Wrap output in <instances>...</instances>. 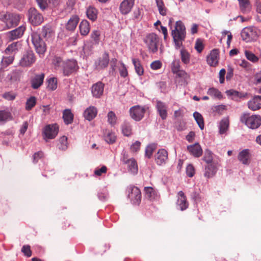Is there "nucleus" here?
Returning <instances> with one entry per match:
<instances>
[{"instance_id":"obj_45","label":"nucleus","mask_w":261,"mask_h":261,"mask_svg":"<svg viewBox=\"0 0 261 261\" xmlns=\"http://www.w3.org/2000/svg\"><path fill=\"white\" fill-rule=\"evenodd\" d=\"M36 103V99L34 96L30 97L26 102L25 109L28 111L31 110Z\"/></svg>"},{"instance_id":"obj_32","label":"nucleus","mask_w":261,"mask_h":261,"mask_svg":"<svg viewBox=\"0 0 261 261\" xmlns=\"http://www.w3.org/2000/svg\"><path fill=\"white\" fill-rule=\"evenodd\" d=\"M63 118L64 121L66 124H71L73 122V115L70 110L66 109L63 113Z\"/></svg>"},{"instance_id":"obj_42","label":"nucleus","mask_w":261,"mask_h":261,"mask_svg":"<svg viewBox=\"0 0 261 261\" xmlns=\"http://www.w3.org/2000/svg\"><path fill=\"white\" fill-rule=\"evenodd\" d=\"M207 94L212 97L220 99L222 98V95L218 89L215 88H209Z\"/></svg>"},{"instance_id":"obj_62","label":"nucleus","mask_w":261,"mask_h":261,"mask_svg":"<svg viewBox=\"0 0 261 261\" xmlns=\"http://www.w3.org/2000/svg\"><path fill=\"white\" fill-rule=\"evenodd\" d=\"M107 171V167L106 166H102L100 168H97L94 171V174L96 176H101L102 174L106 173Z\"/></svg>"},{"instance_id":"obj_40","label":"nucleus","mask_w":261,"mask_h":261,"mask_svg":"<svg viewBox=\"0 0 261 261\" xmlns=\"http://www.w3.org/2000/svg\"><path fill=\"white\" fill-rule=\"evenodd\" d=\"M193 117L200 128L201 130L203 129L204 123L202 116L199 113L195 112L193 113Z\"/></svg>"},{"instance_id":"obj_14","label":"nucleus","mask_w":261,"mask_h":261,"mask_svg":"<svg viewBox=\"0 0 261 261\" xmlns=\"http://www.w3.org/2000/svg\"><path fill=\"white\" fill-rule=\"evenodd\" d=\"M77 67V63L75 60H67L65 62L62 71L64 75L68 76L76 70Z\"/></svg>"},{"instance_id":"obj_7","label":"nucleus","mask_w":261,"mask_h":261,"mask_svg":"<svg viewBox=\"0 0 261 261\" xmlns=\"http://www.w3.org/2000/svg\"><path fill=\"white\" fill-rule=\"evenodd\" d=\"M128 197L133 204L139 205L141 200V193L137 187H130L128 188Z\"/></svg>"},{"instance_id":"obj_17","label":"nucleus","mask_w":261,"mask_h":261,"mask_svg":"<svg viewBox=\"0 0 261 261\" xmlns=\"http://www.w3.org/2000/svg\"><path fill=\"white\" fill-rule=\"evenodd\" d=\"M135 0H123L120 5L119 10L123 15L128 14L133 8Z\"/></svg>"},{"instance_id":"obj_20","label":"nucleus","mask_w":261,"mask_h":261,"mask_svg":"<svg viewBox=\"0 0 261 261\" xmlns=\"http://www.w3.org/2000/svg\"><path fill=\"white\" fill-rule=\"evenodd\" d=\"M248 107L252 111H256L261 108V96H255L248 102Z\"/></svg>"},{"instance_id":"obj_12","label":"nucleus","mask_w":261,"mask_h":261,"mask_svg":"<svg viewBox=\"0 0 261 261\" xmlns=\"http://www.w3.org/2000/svg\"><path fill=\"white\" fill-rule=\"evenodd\" d=\"M109 53L105 51L101 56L99 57L95 62V68L97 70H101L106 68L109 63Z\"/></svg>"},{"instance_id":"obj_2","label":"nucleus","mask_w":261,"mask_h":261,"mask_svg":"<svg viewBox=\"0 0 261 261\" xmlns=\"http://www.w3.org/2000/svg\"><path fill=\"white\" fill-rule=\"evenodd\" d=\"M159 40V37L154 33L147 34L143 38V42L148 51L152 54L156 53L158 50Z\"/></svg>"},{"instance_id":"obj_39","label":"nucleus","mask_w":261,"mask_h":261,"mask_svg":"<svg viewBox=\"0 0 261 261\" xmlns=\"http://www.w3.org/2000/svg\"><path fill=\"white\" fill-rule=\"evenodd\" d=\"M229 127V120L227 118L223 119L220 122L219 132L221 134L225 133Z\"/></svg>"},{"instance_id":"obj_19","label":"nucleus","mask_w":261,"mask_h":261,"mask_svg":"<svg viewBox=\"0 0 261 261\" xmlns=\"http://www.w3.org/2000/svg\"><path fill=\"white\" fill-rule=\"evenodd\" d=\"M25 30L24 25H21L17 29L8 33L9 38L10 40H13L20 38Z\"/></svg>"},{"instance_id":"obj_1","label":"nucleus","mask_w":261,"mask_h":261,"mask_svg":"<svg viewBox=\"0 0 261 261\" xmlns=\"http://www.w3.org/2000/svg\"><path fill=\"white\" fill-rule=\"evenodd\" d=\"M171 35L176 48H180L182 45V41L186 38V28L180 20L176 22L175 29L172 31Z\"/></svg>"},{"instance_id":"obj_10","label":"nucleus","mask_w":261,"mask_h":261,"mask_svg":"<svg viewBox=\"0 0 261 261\" xmlns=\"http://www.w3.org/2000/svg\"><path fill=\"white\" fill-rule=\"evenodd\" d=\"M130 115L132 118L136 121L141 120L144 117L145 109L139 106H135L129 110Z\"/></svg>"},{"instance_id":"obj_60","label":"nucleus","mask_w":261,"mask_h":261,"mask_svg":"<svg viewBox=\"0 0 261 261\" xmlns=\"http://www.w3.org/2000/svg\"><path fill=\"white\" fill-rule=\"evenodd\" d=\"M16 96V94L12 92H6L3 94V97L8 100H13Z\"/></svg>"},{"instance_id":"obj_56","label":"nucleus","mask_w":261,"mask_h":261,"mask_svg":"<svg viewBox=\"0 0 261 261\" xmlns=\"http://www.w3.org/2000/svg\"><path fill=\"white\" fill-rule=\"evenodd\" d=\"M175 74H176L178 77L184 79L185 81L189 80L190 78V75L182 69H180Z\"/></svg>"},{"instance_id":"obj_15","label":"nucleus","mask_w":261,"mask_h":261,"mask_svg":"<svg viewBox=\"0 0 261 261\" xmlns=\"http://www.w3.org/2000/svg\"><path fill=\"white\" fill-rule=\"evenodd\" d=\"M45 74L43 73H34L30 80L31 87L34 89L39 88L43 83Z\"/></svg>"},{"instance_id":"obj_27","label":"nucleus","mask_w":261,"mask_h":261,"mask_svg":"<svg viewBox=\"0 0 261 261\" xmlns=\"http://www.w3.org/2000/svg\"><path fill=\"white\" fill-rule=\"evenodd\" d=\"M97 110L93 106H90L87 108L84 113V116L85 119L89 121L94 119L97 115Z\"/></svg>"},{"instance_id":"obj_25","label":"nucleus","mask_w":261,"mask_h":261,"mask_svg":"<svg viewBox=\"0 0 261 261\" xmlns=\"http://www.w3.org/2000/svg\"><path fill=\"white\" fill-rule=\"evenodd\" d=\"M21 44L19 42H15L9 44L5 50L6 55H13L18 51V49L20 47Z\"/></svg>"},{"instance_id":"obj_9","label":"nucleus","mask_w":261,"mask_h":261,"mask_svg":"<svg viewBox=\"0 0 261 261\" xmlns=\"http://www.w3.org/2000/svg\"><path fill=\"white\" fill-rule=\"evenodd\" d=\"M20 15L15 13L7 12L6 19L4 21L8 29H10L18 25L20 21Z\"/></svg>"},{"instance_id":"obj_48","label":"nucleus","mask_w":261,"mask_h":261,"mask_svg":"<svg viewBox=\"0 0 261 261\" xmlns=\"http://www.w3.org/2000/svg\"><path fill=\"white\" fill-rule=\"evenodd\" d=\"M245 55L248 60L253 63H256L258 61V58L250 51L245 50Z\"/></svg>"},{"instance_id":"obj_57","label":"nucleus","mask_w":261,"mask_h":261,"mask_svg":"<svg viewBox=\"0 0 261 261\" xmlns=\"http://www.w3.org/2000/svg\"><path fill=\"white\" fill-rule=\"evenodd\" d=\"M21 251L27 257H30L32 255V251L31 247L29 245H24L21 248Z\"/></svg>"},{"instance_id":"obj_64","label":"nucleus","mask_w":261,"mask_h":261,"mask_svg":"<svg viewBox=\"0 0 261 261\" xmlns=\"http://www.w3.org/2000/svg\"><path fill=\"white\" fill-rule=\"evenodd\" d=\"M186 173L187 175L190 177H192L194 176L195 174V170L194 167L192 165L190 164L187 166L186 168Z\"/></svg>"},{"instance_id":"obj_43","label":"nucleus","mask_w":261,"mask_h":261,"mask_svg":"<svg viewBox=\"0 0 261 261\" xmlns=\"http://www.w3.org/2000/svg\"><path fill=\"white\" fill-rule=\"evenodd\" d=\"M59 143L58 145L59 149L62 150H66L68 147L67 137L63 136L59 139Z\"/></svg>"},{"instance_id":"obj_5","label":"nucleus","mask_w":261,"mask_h":261,"mask_svg":"<svg viewBox=\"0 0 261 261\" xmlns=\"http://www.w3.org/2000/svg\"><path fill=\"white\" fill-rule=\"evenodd\" d=\"M32 42L36 52L40 55H43L46 50L45 42L41 39L40 36L37 33L33 32L31 35Z\"/></svg>"},{"instance_id":"obj_41","label":"nucleus","mask_w":261,"mask_h":261,"mask_svg":"<svg viewBox=\"0 0 261 261\" xmlns=\"http://www.w3.org/2000/svg\"><path fill=\"white\" fill-rule=\"evenodd\" d=\"M86 14L92 21H95L97 18V10L93 7H89L87 10Z\"/></svg>"},{"instance_id":"obj_3","label":"nucleus","mask_w":261,"mask_h":261,"mask_svg":"<svg viewBox=\"0 0 261 261\" xmlns=\"http://www.w3.org/2000/svg\"><path fill=\"white\" fill-rule=\"evenodd\" d=\"M240 121L251 129L257 128L261 125V117L259 115L250 116L249 113H244L241 116Z\"/></svg>"},{"instance_id":"obj_30","label":"nucleus","mask_w":261,"mask_h":261,"mask_svg":"<svg viewBox=\"0 0 261 261\" xmlns=\"http://www.w3.org/2000/svg\"><path fill=\"white\" fill-rule=\"evenodd\" d=\"M132 62L137 74L139 76L142 75L144 74V69L141 64L140 60L138 59L133 58L132 59Z\"/></svg>"},{"instance_id":"obj_52","label":"nucleus","mask_w":261,"mask_h":261,"mask_svg":"<svg viewBox=\"0 0 261 261\" xmlns=\"http://www.w3.org/2000/svg\"><path fill=\"white\" fill-rule=\"evenodd\" d=\"M194 47L198 53H201L204 48L203 40L200 39H197L196 40Z\"/></svg>"},{"instance_id":"obj_61","label":"nucleus","mask_w":261,"mask_h":261,"mask_svg":"<svg viewBox=\"0 0 261 261\" xmlns=\"http://www.w3.org/2000/svg\"><path fill=\"white\" fill-rule=\"evenodd\" d=\"M100 33L97 30H95L92 32L91 34V37L95 42L98 44L99 41Z\"/></svg>"},{"instance_id":"obj_35","label":"nucleus","mask_w":261,"mask_h":261,"mask_svg":"<svg viewBox=\"0 0 261 261\" xmlns=\"http://www.w3.org/2000/svg\"><path fill=\"white\" fill-rule=\"evenodd\" d=\"M180 58L184 64H188L190 62L191 55L190 53L185 49H181L180 51Z\"/></svg>"},{"instance_id":"obj_6","label":"nucleus","mask_w":261,"mask_h":261,"mask_svg":"<svg viewBox=\"0 0 261 261\" xmlns=\"http://www.w3.org/2000/svg\"><path fill=\"white\" fill-rule=\"evenodd\" d=\"M59 132V126L57 124H52L47 125L44 127L43 130V139L46 142L49 139H54Z\"/></svg>"},{"instance_id":"obj_53","label":"nucleus","mask_w":261,"mask_h":261,"mask_svg":"<svg viewBox=\"0 0 261 261\" xmlns=\"http://www.w3.org/2000/svg\"><path fill=\"white\" fill-rule=\"evenodd\" d=\"M180 61L179 60H174L171 63V70L174 74L180 69Z\"/></svg>"},{"instance_id":"obj_31","label":"nucleus","mask_w":261,"mask_h":261,"mask_svg":"<svg viewBox=\"0 0 261 261\" xmlns=\"http://www.w3.org/2000/svg\"><path fill=\"white\" fill-rule=\"evenodd\" d=\"M216 173V169L214 165L210 164L205 167L204 176L206 178H211L215 175Z\"/></svg>"},{"instance_id":"obj_8","label":"nucleus","mask_w":261,"mask_h":261,"mask_svg":"<svg viewBox=\"0 0 261 261\" xmlns=\"http://www.w3.org/2000/svg\"><path fill=\"white\" fill-rule=\"evenodd\" d=\"M29 18L34 25H38L43 21V17L35 8H31L29 10Z\"/></svg>"},{"instance_id":"obj_21","label":"nucleus","mask_w":261,"mask_h":261,"mask_svg":"<svg viewBox=\"0 0 261 261\" xmlns=\"http://www.w3.org/2000/svg\"><path fill=\"white\" fill-rule=\"evenodd\" d=\"M156 108L158 112L163 120H165L167 117V106L166 105L160 100L156 101Z\"/></svg>"},{"instance_id":"obj_22","label":"nucleus","mask_w":261,"mask_h":261,"mask_svg":"<svg viewBox=\"0 0 261 261\" xmlns=\"http://www.w3.org/2000/svg\"><path fill=\"white\" fill-rule=\"evenodd\" d=\"M187 149L192 155L196 158L200 156L203 152L200 145L198 143L188 146Z\"/></svg>"},{"instance_id":"obj_18","label":"nucleus","mask_w":261,"mask_h":261,"mask_svg":"<svg viewBox=\"0 0 261 261\" xmlns=\"http://www.w3.org/2000/svg\"><path fill=\"white\" fill-rule=\"evenodd\" d=\"M176 204L181 211H184L188 207L189 203L187 200L186 196L181 191L178 193Z\"/></svg>"},{"instance_id":"obj_46","label":"nucleus","mask_w":261,"mask_h":261,"mask_svg":"<svg viewBox=\"0 0 261 261\" xmlns=\"http://www.w3.org/2000/svg\"><path fill=\"white\" fill-rule=\"evenodd\" d=\"M142 17V10L137 8L133 13V19L136 21H140Z\"/></svg>"},{"instance_id":"obj_47","label":"nucleus","mask_w":261,"mask_h":261,"mask_svg":"<svg viewBox=\"0 0 261 261\" xmlns=\"http://www.w3.org/2000/svg\"><path fill=\"white\" fill-rule=\"evenodd\" d=\"M107 117L109 123L114 126L116 123L117 119L115 113L113 111H110L108 114Z\"/></svg>"},{"instance_id":"obj_58","label":"nucleus","mask_w":261,"mask_h":261,"mask_svg":"<svg viewBox=\"0 0 261 261\" xmlns=\"http://www.w3.org/2000/svg\"><path fill=\"white\" fill-rule=\"evenodd\" d=\"M121 66L119 68V73L120 76L123 77H125L128 75L127 70L124 64L123 63H120Z\"/></svg>"},{"instance_id":"obj_24","label":"nucleus","mask_w":261,"mask_h":261,"mask_svg":"<svg viewBox=\"0 0 261 261\" xmlns=\"http://www.w3.org/2000/svg\"><path fill=\"white\" fill-rule=\"evenodd\" d=\"M123 163L127 166L128 171L133 174H136L138 173V168L136 161L133 159H130L125 160L124 159L123 160Z\"/></svg>"},{"instance_id":"obj_16","label":"nucleus","mask_w":261,"mask_h":261,"mask_svg":"<svg viewBox=\"0 0 261 261\" xmlns=\"http://www.w3.org/2000/svg\"><path fill=\"white\" fill-rule=\"evenodd\" d=\"M219 59V50L218 49H213L206 58L207 63L212 67L217 66Z\"/></svg>"},{"instance_id":"obj_4","label":"nucleus","mask_w":261,"mask_h":261,"mask_svg":"<svg viewBox=\"0 0 261 261\" xmlns=\"http://www.w3.org/2000/svg\"><path fill=\"white\" fill-rule=\"evenodd\" d=\"M260 34V31L256 28L249 27L244 28L241 33L243 40L246 42L256 41Z\"/></svg>"},{"instance_id":"obj_13","label":"nucleus","mask_w":261,"mask_h":261,"mask_svg":"<svg viewBox=\"0 0 261 261\" xmlns=\"http://www.w3.org/2000/svg\"><path fill=\"white\" fill-rule=\"evenodd\" d=\"M168 160V153L165 149H159L155 155V161L157 165L163 166Z\"/></svg>"},{"instance_id":"obj_54","label":"nucleus","mask_w":261,"mask_h":261,"mask_svg":"<svg viewBox=\"0 0 261 261\" xmlns=\"http://www.w3.org/2000/svg\"><path fill=\"white\" fill-rule=\"evenodd\" d=\"M14 56L13 55H7L4 57L2 59V63L3 65L8 66L12 64L14 61Z\"/></svg>"},{"instance_id":"obj_29","label":"nucleus","mask_w":261,"mask_h":261,"mask_svg":"<svg viewBox=\"0 0 261 261\" xmlns=\"http://www.w3.org/2000/svg\"><path fill=\"white\" fill-rule=\"evenodd\" d=\"M80 33L82 35L86 36L90 31V25L87 20H82L79 25Z\"/></svg>"},{"instance_id":"obj_59","label":"nucleus","mask_w":261,"mask_h":261,"mask_svg":"<svg viewBox=\"0 0 261 261\" xmlns=\"http://www.w3.org/2000/svg\"><path fill=\"white\" fill-rule=\"evenodd\" d=\"M203 160L207 164H210L213 161V156L212 152L210 151H206L205 154L203 158Z\"/></svg>"},{"instance_id":"obj_28","label":"nucleus","mask_w":261,"mask_h":261,"mask_svg":"<svg viewBox=\"0 0 261 261\" xmlns=\"http://www.w3.org/2000/svg\"><path fill=\"white\" fill-rule=\"evenodd\" d=\"M79 21V18L77 16H72L66 25V29L71 31H74L77 26Z\"/></svg>"},{"instance_id":"obj_33","label":"nucleus","mask_w":261,"mask_h":261,"mask_svg":"<svg viewBox=\"0 0 261 261\" xmlns=\"http://www.w3.org/2000/svg\"><path fill=\"white\" fill-rule=\"evenodd\" d=\"M13 119L11 113L7 110H0V122Z\"/></svg>"},{"instance_id":"obj_34","label":"nucleus","mask_w":261,"mask_h":261,"mask_svg":"<svg viewBox=\"0 0 261 261\" xmlns=\"http://www.w3.org/2000/svg\"><path fill=\"white\" fill-rule=\"evenodd\" d=\"M241 11L243 13H247L251 9V6L249 0H238Z\"/></svg>"},{"instance_id":"obj_50","label":"nucleus","mask_w":261,"mask_h":261,"mask_svg":"<svg viewBox=\"0 0 261 261\" xmlns=\"http://www.w3.org/2000/svg\"><path fill=\"white\" fill-rule=\"evenodd\" d=\"M48 88L51 90H55L57 88V79L55 77L50 78L48 80Z\"/></svg>"},{"instance_id":"obj_38","label":"nucleus","mask_w":261,"mask_h":261,"mask_svg":"<svg viewBox=\"0 0 261 261\" xmlns=\"http://www.w3.org/2000/svg\"><path fill=\"white\" fill-rule=\"evenodd\" d=\"M65 62L60 57H55L53 61L55 69L56 70H62Z\"/></svg>"},{"instance_id":"obj_63","label":"nucleus","mask_w":261,"mask_h":261,"mask_svg":"<svg viewBox=\"0 0 261 261\" xmlns=\"http://www.w3.org/2000/svg\"><path fill=\"white\" fill-rule=\"evenodd\" d=\"M162 63L159 60H156L152 62L150 64V67L153 70H158L162 67Z\"/></svg>"},{"instance_id":"obj_44","label":"nucleus","mask_w":261,"mask_h":261,"mask_svg":"<svg viewBox=\"0 0 261 261\" xmlns=\"http://www.w3.org/2000/svg\"><path fill=\"white\" fill-rule=\"evenodd\" d=\"M52 30L49 26H44L42 29V36L45 38H49L51 37Z\"/></svg>"},{"instance_id":"obj_36","label":"nucleus","mask_w":261,"mask_h":261,"mask_svg":"<svg viewBox=\"0 0 261 261\" xmlns=\"http://www.w3.org/2000/svg\"><path fill=\"white\" fill-rule=\"evenodd\" d=\"M156 6L158 7L159 13L162 16H165L167 14V9L165 6L163 0H155Z\"/></svg>"},{"instance_id":"obj_51","label":"nucleus","mask_w":261,"mask_h":261,"mask_svg":"<svg viewBox=\"0 0 261 261\" xmlns=\"http://www.w3.org/2000/svg\"><path fill=\"white\" fill-rule=\"evenodd\" d=\"M155 148L156 146L154 144L148 145L145 149V155L148 158H150L152 155L153 151L155 150Z\"/></svg>"},{"instance_id":"obj_55","label":"nucleus","mask_w":261,"mask_h":261,"mask_svg":"<svg viewBox=\"0 0 261 261\" xmlns=\"http://www.w3.org/2000/svg\"><path fill=\"white\" fill-rule=\"evenodd\" d=\"M105 138V140L109 143H113L116 140L115 134L110 132H108V134L106 135Z\"/></svg>"},{"instance_id":"obj_26","label":"nucleus","mask_w":261,"mask_h":261,"mask_svg":"<svg viewBox=\"0 0 261 261\" xmlns=\"http://www.w3.org/2000/svg\"><path fill=\"white\" fill-rule=\"evenodd\" d=\"M250 153L249 149H245L241 151L238 156L240 162L244 165H248L250 163Z\"/></svg>"},{"instance_id":"obj_49","label":"nucleus","mask_w":261,"mask_h":261,"mask_svg":"<svg viewBox=\"0 0 261 261\" xmlns=\"http://www.w3.org/2000/svg\"><path fill=\"white\" fill-rule=\"evenodd\" d=\"M145 196L150 199H152L154 198L155 191L154 189L151 187H145Z\"/></svg>"},{"instance_id":"obj_11","label":"nucleus","mask_w":261,"mask_h":261,"mask_svg":"<svg viewBox=\"0 0 261 261\" xmlns=\"http://www.w3.org/2000/svg\"><path fill=\"white\" fill-rule=\"evenodd\" d=\"M36 60L35 56L32 51H28L25 53L21 60L19 64L22 67L31 66L35 63Z\"/></svg>"},{"instance_id":"obj_23","label":"nucleus","mask_w":261,"mask_h":261,"mask_svg":"<svg viewBox=\"0 0 261 261\" xmlns=\"http://www.w3.org/2000/svg\"><path fill=\"white\" fill-rule=\"evenodd\" d=\"M104 89V84L100 82L94 84L92 87V93L93 96L99 98L103 94Z\"/></svg>"},{"instance_id":"obj_37","label":"nucleus","mask_w":261,"mask_h":261,"mask_svg":"<svg viewBox=\"0 0 261 261\" xmlns=\"http://www.w3.org/2000/svg\"><path fill=\"white\" fill-rule=\"evenodd\" d=\"M121 130L122 134L125 136L128 137L132 134V126L128 122H124L121 125Z\"/></svg>"}]
</instances>
